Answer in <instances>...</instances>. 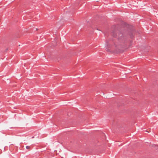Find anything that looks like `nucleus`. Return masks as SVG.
I'll return each instance as SVG.
<instances>
[{
    "instance_id": "obj_1",
    "label": "nucleus",
    "mask_w": 158,
    "mask_h": 158,
    "mask_svg": "<svg viewBox=\"0 0 158 158\" xmlns=\"http://www.w3.org/2000/svg\"><path fill=\"white\" fill-rule=\"evenodd\" d=\"M106 50L108 52H110V49H109V48H110V44L108 43V42H106V46L105 47Z\"/></svg>"
},
{
    "instance_id": "obj_2",
    "label": "nucleus",
    "mask_w": 158,
    "mask_h": 158,
    "mask_svg": "<svg viewBox=\"0 0 158 158\" xmlns=\"http://www.w3.org/2000/svg\"><path fill=\"white\" fill-rule=\"evenodd\" d=\"M123 25L126 27L130 28V30H134V29L133 27L132 26L124 22Z\"/></svg>"
},
{
    "instance_id": "obj_3",
    "label": "nucleus",
    "mask_w": 158,
    "mask_h": 158,
    "mask_svg": "<svg viewBox=\"0 0 158 158\" xmlns=\"http://www.w3.org/2000/svg\"><path fill=\"white\" fill-rule=\"evenodd\" d=\"M120 46H121L119 44H115L113 48H115L116 49H118L120 48Z\"/></svg>"
},
{
    "instance_id": "obj_4",
    "label": "nucleus",
    "mask_w": 158,
    "mask_h": 158,
    "mask_svg": "<svg viewBox=\"0 0 158 158\" xmlns=\"http://www.w3.org/2000/svg\"><path fill=\"white\" fill-rule=\"evenodd\" d=\"M119 27V25L117 24L114 25H113L112 26V28H114L113 30H118Z\"/></svg>"
},
{
    "instance_id": "obj_5",
    "label": "nucleus",
    "mask_w": 158,
    "mask_h": 158,
    "mask_svg": "<svg viewBox=\"0 0 158 158\" xmlns=\"http://www.w3.org/2000/svg\"><path fill=\"white\" fill-rule=\"evenodd\" d=\"M26 148L27 149H29L30 148V147L29 146H27L26 147Z\"/></svg>"
},
{
    "instance_id": "obj_6",
    "label": "nucleus",
    "mask_w": 158,
    "mask_h": 158,
    "mask_svg": "<svg viewBox=\"0 0 158 158\" xmlns=\"http://www.w3.org/2000/svg\"><path fill=\"white\" fill-rule=\"evenodd\" d=\"M34 29H35V30H39V29L37 28H35V27L34 28Z\"/></svg>"
},
{
    "instance_id": "obj_7",
    "label": "nucleus",
    "mask_w": 158,
    "mask_h": 158,
    "mask_svg": "<svg viewBox=\"0 0 158 158\" xmlns=\"http://www.w3.org/2000/svg\"><path fill=\"white\" fill-rule=\"evenodd\" d=\"M94 29H96V30H99V29H98V28H94Z\"/></svg>"
},
{
    "instance_id": "obj_8",
    "label": "nucleus",
    "mask_w": 158,
    "mask_h": 158,
    "mask_svg": "<svg viewBox=\"0 0 158 158\" xmlns=\"http://www.w3.org/2000/svg\"><path fill=\"white\" fill-rule=\"evenodd\" d=\"M33 28H33H33H31V29H33Z\"/></svg>"
}]
</instances>
